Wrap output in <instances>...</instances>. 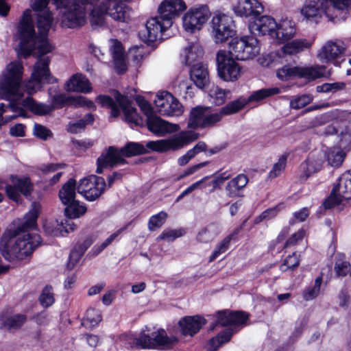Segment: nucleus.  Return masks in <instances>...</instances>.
I'll return each instance as SVG.
<instances>
[{
	"mask_svg": "<svg viewBox=\"0 0 351 351\" xmlns=\"http://www.w3.org/2000/svg\"><path fill=\"white\" fill-rule=\"evenodd\" d=\"M101 321V315L99 311L89 308L86 311V317L82 321V325L87 328L97 326Z\"/></svg>",
	"mask_w": 351,
	"mask_h": 351,
	"instance_id": "3c124183",
	"label": "nucleus"
},
{
	"mask_svg": "<svg viewBox=\"0 0 351 351\" xmlns=\"http://www.w3.org/2000/svg\"><path fill=\"white\" fill-rule=\"evenodd\" d=\"M227 50L220 49L216 54L217 72L219 77L226 82L239 80L243 73L242 66Z\"/></svg>",
	"mask_w": 351,
	"mask_h": 351,
	"instance_id": "0eeeda50",
	"label": "nucleus"
},
{
	"mask_svg": "<svg viewBox=\"0 0 351 351\" xmlns=\"http://www.w3.org/2000/svg\"><path fill=\"white\" fill-rule=\"evenodd\" d=\"M107 14L114 21L121 23H128L131 19L132 10L125 5H114Z\"/></svg>",
	"mask_w": 351,
	"mask_h": 351,
	"instance_id": "4c0bfd02",
	"label": "nucleus"
},
{
	"mask_svg": "<svg viewBox=\"0 0 351 351\" xmlns=\"http://www.w3.org/2000/svg\"><path fill=\"white\" fill-rule=\"evenodd\" d=\"M236 34L233 18L223 12H217L211 20V36L216 44L226 43Z\"/></svg>",
	"mask_w": 351,
	"mask_h": 351,
	"instance_id": "9d476101",
	"label": "nucleus"
},
{
	"mask_svg": "<svg viewBox=\"0 0 351 351\" xmlns=\"http://www.w3.org/2000/svg\"><path fill=\"white\" fill-rule=\"evenodd\" d=\"M49 0H34L32 8L34 10L39 12L37 14V27L39 35L37 37L47 38V34L51 27L52 16L51 12L47 9Z\"/></svg>",
	"mask_w": 351,
	"mask_h": 351,
	"instance_id": "f3484780",
	"label": "nucleus"
},
{
	"mask_svg": "<svg viewBox=\"0 0 351 351\" xmlns=\"http://www.w3.org/2000/svg\"><path fill=\"white\" fill-rule=\"evenodd\" d=\"M128 226H125L119 230H117L115 232L112 234L109 237H108L101 245H95L92 251L95 255H98L100 254L104 249H106L108 245H110L112 241L124 230H126Z\"/></svg>",
	"mask_w": 351,
	"mask_h": 351,
	"instance_id": "6e6d98bb",
	"label": "nucleus"
},
{
	"mask_svg": "<svg viewBox=\"0 0 351 351\" xmlns=\"http://www.w3.org/2000/svg\"><path fill=\"white\" fill-rule=\"evenodd\" d=\"M211 16L207 5L197 4L191 7L182 16V27L190 34H194L202 29Z\"/></svg>",
	"mask_w": 351,
	"mask_h": 351,
	"instance_id": "9b49d317",
	"label": "nucleus"
},
{
	"mask_svg": "<svg viewBox=\"0 0 351 351\" xmlns=\"http://www.w3.org/2000/svg\"><path fill=\"white\" fill-rule=\"evenodd\" d=\"M219 233V226L215 223H210L198 232L197 235V241L202 243L211 242Z\"/></svg>",
	"mask_w": 351,
	"mask_h": 351,
	"instance_id": "37998d69",
	"label": "nucleus"
},
{
	"mask_svg": "<svg viewBox=\"0 0 351 351\" xmlns=\"http://www.w3.org/2000/svg\"><path fill=\"white\" fill-rule=\"evenodd\" d=\"M334 189L346 199L351 198V170L343 173Z\"/></svg>",
	"mask_w": 351,
	"mask_h": 351,
	"instance_id": "79ce46f5",
	"label": "nucleus"
},
{
	"mask_svg": "<svg viewBox=\"0 0 351 351\" xmlns=\"http://www.w3.org/2000/svg\"><path fill=\"white\" fill-rule=\"evenodd\" d=\"M40 210V204L34 202L31 209L24 217V221L17 227L10 226L3 233L0 241V252L5 259L10 262L24 260L40 244L41 238L37 234L27 233L21 237V233L36 226Z\"/></svg>",
	"mask_w": 351,
	"mask_h": 351,
	"instance_id": "f257e3e1",
	"label": "nucleus"
},
{
	"mask_svg": "<svg viewBox=\"0 0 351 351\" xmlns=\"http://www.w3.org/2000/svg\"><path fill=\"white\" fill-rule=\"evenodd\" d=\"M76 225L73 221L64 220V222L61 221H48L44 224L45 232L51 236L58 237L64 236V233H69L75 230Z\"/></svg>",
	"mask_w": 351,
	"mask_h": 351,
	"instance_id": "c85d7f7f",
	"label": "nucleus"
},
{
	"mask_svg": "<svg viewBox=\"0 0 351 351\" xmlns=\"http://www.w3.org/2000/svg\"><path fill=\"white\" fill-rule=\"evenodd\" d=\"M197 138V135L191 131H183L171 138L149 141L145 147L152 152H175Z\"/></svg>",
	"mask_w": 351,
	"mask_h": 351,
	"instance_id": "6e6552de",
	"label": "nucleus"
},
{
	"mask_svg": "<svg viewBox=\"0 0 351 351\" xmlns=\"http://www.w3.org/2000/svg\"><path fill=\"white\" fill-rule=\"evenodd\" d=\"M53 104L56 107H61L64 104H69L74 107L95 108L93 102L83 96L68 97L65 95L60 94L53 97Z\"/></svg>",
	"mask_w": 351,
	"mask_h": 351,
	"instance_id": "2f4dec72",
	"label": "nucleus"
},
{
	"mask_svg": "<svg viewBox=\"0 0 351 351\" xmlns=\"http://www.w3.org/2000/svg\"><path fill=\"white\" fill-rule=\"evenodd\" d=\"M332 9L328 0H306L300 12L307 22L317 23L324 16L330 21L335 20L337 14L332 12Z\"/></svg>",
	"mask_w": 351,
	"mask_h": 351,
	"instance_id": "f8f14e48",
	"label": "nucleus"
},
{
	"mask_svg": "<svg viewBox=\"0 0 351 351\" xmlns=\"http://www.w3.org/2000/svg\"><path fill=\"white\" fill-rule=\"evenodd\" d=\"M228 52L237 60H247L253 58L260 52L257 39L252 36L235 37L228 43Z\"/></svg>",
	"mask_w": 351,
	"mask_h": 351,
	"instance_id": "1a4fd4ad",
	"label": "nucleus"
},
{
	"mask_svg": "<svg viewBox=\"0 0 351 351\" xmlns=\"http://www.w3.org/2000/svg\"><path fill=\"white\" fill-rule=\"evenodd\" d=\"M154 104L158 112L163 116L178 117L183 113L182 104L169 92L158 93Z\"/></svg>",
	"mask_w": 351,
	"mask_h": 351,
	"instance_id": "dca6fc26",
	"label": "nucleus"
},
{
	"mask_svg": "<svg viewBox=\"0 0 351 351\" xmlns=\"http://www.w3.org/2000/svg\"><path fill=\"white\" fill-rule=\"evenodd\" d=\"M247 104V101L245 98H239L223 107L221 112L223 116L232 114L241 110Z\"/></svg>",
	"mask_w": 351,
	"mask_h": 351,
	"instance_id": "603ef678",
	"label": "nucleus"
},
{
	"mask_svg": "<svg viewBox=\"0 0 351 351\" xmlns=\"http://www.w3.org/2000/svg\"><path fill=\"white\" fill-rule=\"evenodd\" d=\"M148 130L158 136L178 132L180 126L178 124L169 123L154 114L147 120Z\"/></svg>",
	"mask_w": 351,
	"mask_h": 351,
	"instance_id": "aec40b11",
	"label": "nucleus"
},
{
	"mask_svg": "<svg viewBox=\"0 0 351 351\" xmlns=\"http://www.w3.org/2000/svg\"><path fill=\"white\" fill-rule=\"evenodd\" d=\"M324 166L323 158L319 155H310L300 167V180L306 181L311 175L319 171Z\"/></svg>",
	"mask_w": 351,
	"mask_h": 351,
	"instance_id": "5701e85b",
	"label": "nucleus"
},
{
	"mask_svg": "<svg viewBox=\"0 0 351 351\" xmlns=\"http://www.w3.org/2000/svg\"><path fill=\"white\" fill-rule=\"evenodd\" d=\"M287 160L286 155H281L279 157L278 161L274 163L272 169L269 173V177L270 178H274L282 173L286 167Z\"/></svg>",
	"mask_w": 351,
	"mask_h": 351,
	"instance_id": "e2e57ef3",
	"label": "nucleus"
},
{
	"mask_svg": "<svg viewBox=\"0 0 351 351\" xmlns=\"http://www.w3.org/2000/svg\"><path fill=\"white\" fill-rule=\"evenodd\" d=\"M232 235H228L221 240L216 246L213 254L210 256L209 261L212 262L223 253H225L229 248Z\"/></svg>",
	"mask_w": 351,
	"mask_h": 351,
	"instance_id": "5fc2aeb1",
	"label": "nucleus"
},
{
	"mask_svg": "<svg viewBox=\"0 0 351 351\" xmlns=\"http://www.w3.org/2000/svg\"><path fill=\"white\" fill-rule=\"evenodd\" d=\"M203 55V50L198 44H193L184 49L185 62L191 64Z\"/></svg>",
	"mask_w": 351,
	"mask_h": 351,
	"instance_id": "09e8293b",
	"label": "nucleus"
},
{
	"mask_svg": "<svg viewBox=\"0 0 351 351\" xmlns=\"http://www.w3.org/2000/svg\"><path fill=\"white\" fill-rule=\"evenodd\" d=\"M173 22L162 19L159 15L151 18L147 21V40L154 42L163 39L164 32L171 27Z\"/></svg>",
	"mask_w": 351,
	"mask_h": 351,
	"instance_id": "a211bd4d",
	"label": "nucleus"
},
{
	"mask_svg": "<svg viewBox=\"0 0 351 351\" xmlns=\"http://www.w3.org/2000/svg\"><path fill=\"white\" fill-rule=\"evenodd\" d=\"M323 158L324 165L337 168L339 167L344 159L345 155H319Z\"/></svg>",
	"mask_w": 351,
	"mask_h": 351,
	"instance_id": "052dcab7",
	"label": "nucleus"
},
{
	"mask_svg": "<svg viewBox=\"0 0 351 351\" xmlns=\"http://www.w3.org/2000/svg\"><path fill=\"white\" fill-rule=\"evenodd\" d=\"M26 320V315L23 314H16L6 317L3 321V326L9 332H14L19 330Z\"/></svg>",
	"mask_w": 351,
	"mask_h": 351,
	"instance_id": "c03bdc74",
	"label": "nucleus"
},
{
	"mask_svg": "<svg viewBox=\"0 0 351 351\" xmlns=\"http://www.w3.org/2000/svg\"><path fill=\"white\" fill-rule=\"evenodd\" d=\"M117 101L119 104V106L122 109L125 119L127 122L135 125H143V119L138 114L136 110L131 106L126 97L119 95L117 97Z\"/></svg>",
	"mask_w": 351,
	"mask_h": 351,
	"instance_id": "a878e982",
	"label": "nucleus"
},
{
	"mask_svg": "<svg viewBox=\"0 0 351 351\" xmlns=\"http://www.w3.org/2000/svg\"><path fill=\"white\" fill-rule=\"evenodd\" d=\"M110 51L114 63L115 69L119 73H123L127 69L125 51L120 41L117 39H111L109 41Z\"/></svg>",
	"mask_w": 351,
	"mask_h": 351,
	"instance_id": "393cba45",
	"label": "nucleus"
},
{
	"mask_svg": "<svg viewBox=\"0 0 351 351\" xmlns=\"http://www.w3.org/2000/svg\"><path fill=\"white\" fill-rule=\"evenodd\" d=\"M10 182L11 184L5 185V193L10 199L18 203L21 200V194L25 197L31 196L34 186L29 177L12 175Z\"/></svg>",
	"mask_w": 351,
	"mask_h": 351,
	"instance_id": "4468645a",
	"label": "nucleus"
},
{
	"mask_svg": "<svg viewBox=\"0 0 351 351\" xmlns=\"http://www.w3.org/2000/svg\"><path fill=\"white\" fill-rule=\"evenodd\" d=\"M335 271L337 276H345L350 271V264L341 256L336 261Z\"/></svg>",
	"mask_w": 351,
	"mask_h": 351,
	"instance_id": "774afa93",
	"label": "nucleus"
},
{
	"mask_svg": "<svg viewBox=\"0 0 351 351\" xmlns=\"http://www.w3.org/2000/svg\"><path fill=\"white\" fill-rule=\"evenodd\" d=\"M313 101V97L311 95H302L292 99L290 101L291 108L298 110Z\"/></svg>",
	"mask_w": 351,
	"mask_h": 351,
	"instance_id": "680f3d73",
	"label": "nucleus"
},
{
	"mask_svg": "<svg viewBox=\"0 0 351 351\" xmlns=\"http://www.w3.org/2000/svg\"><path fill=\"white\" fill-rule=\"evenodd\" d=\"M14 104L16 108H15L14 110L12 111L15 112H18V110L21 111V106L38 115H45L49 113L53 110V108L51 106L42 103H36L31 97H27L25 99H23L22 97L21 100L14 101ZM19 115L24 116V114L22 112H20Z\"/></svg>",
	"mask_w": 351,
	"mask_h": 351,
	"instance_id": "b1692460",
	"label": "nucleus"
},
{
	"mask_svg": "<svg viewBox=\"0 0 351 351\" xmlns=\"http://www.w3.org/2000/svg\"><path fill=\"white\" fill-rule=\"evenodd\" d=\"M278 23L269 16H262L250 24L249 29L252 34L269 35L274 38Z\"/></svg>",
	"mask_w": 351,
	"mask_h": 351,
	"instance_id": "412c9836",
	"label": "nucleus"
},
{
	"mask_svg": "<svg viewBox=\"0 0 351 351\" xmlns=\"http://www.w3.org/2000/svg\"><path fill=\"white\" fill-rule=\"evenodd\" d=\"M232 10L240 17L258 16L264 12V6L258 0H237Z\"/></svg>",
	"mask_w": 351,
	"mask_h": 351,
	"instance_id": "6ab92c4d",
	"label": "nucleus"
},
{
	"mask_svg": "<svg viewBox=\"0 0 351 351\" xmlns=\"http://www.w3.org/2000/svg\"><path fill=\"white\" fill-rule=\"evenodd\" d=\"M247 319V315L243 312H230L228 311L219 312L217 315L216 325L230 326V327L212 338L208 343V349L215 351L224 343L228 342L232 335L236 332L232 326L245 324Z\"/></svg>",
	"mask_w": 351,
	"mask_h": 351,
	"instance_id": "39448f33",
	"label": "nucleus"
},
{
	"mask_svg": "<svg viewBox=\"0 0 351 351\" xmlns=\"http://www.w3.org/2000/svg\"><path fill=\"white\" fill-rule=\"evenodd\" d=\"M71 0H53L58 7H62V23L69 28L82 27L87 22V11L90 14L93 3L84 4L77 0L69 5Z\"/></svg>",
	"mask_w": 351,
	"mask_h": 351,
	"instance_id": "423d86ee",
	"label": "nucleus"
},
{
	"mask_svg": "<svg viewBox=\"0 0 351 351\" xmlns=\"http://www.w3.org/2000/svg\"><path fill=\"white\" fill-rule=\"evenodd\" d=\"M280 89L278 87L262 88L253 92L247 100V103L251 101H259L267 97L278 95Z\"/></svg>",
	"mask_w": 351,
	"mask_h": 351,
	"instance_id": "49530a36",
	"label": "nucleus"
},
{
	"mask_svg": "<svg viewBox=\"0 0 351 351\" xmlns=\"http://www.w3.org/2000/svg\"><path fill=\"white\" fill-rule=\"evenodd\" d=\"M133 155H101L97 158V168L96 172L101 173L104 169L113 168L126 163H132L126 160V158H130Z\"/></svg>",
	"mask_w": 351,
	"mask_h": 351,
	"instance_id": "bb28decb",
	"label": "nucleus"
},
{
	"mask_svg": "<svg viewBox=\"0 0 351 351\" xmlns=\"http://www.w3.org/2000/svg\"><path fill=\"white\" fill-rule=\"evenodd\" d=\"M223 117V114L220 111H213L210 108H207L206 118L204 119V128H208L215 125L219 122Z\"/></svg>",
	"mask_w": 351,
	"mask_h": 351,
	"instance_id": "13d9d810",
	"label": "nucleus"
},
{
	"mask_svg": "<svg viewBox=\"0 0 351 351\" xmlns=\"http://www.w3.org/2000/svg\"><path fill=\"white\" fill-rule=\"evenodd\" d=\"M190 78L199 88H204L209 82V75L206 64L197 62L190 71Z\"/></svg>",
	"mask_w": 351,
	"mask_h": 351,
	"instance_id": "473e14b6",
	"label": "nucleus"
},
{
	"mask_svg": "<svg viewBox=\"0 0 351 351\" xmlns=\"http://www.w3.org/2000/svg\"><path fill=\"white\" fill-rule=\"evenodd\" d=\"M31 10L24 11L21 21L18 27V34L20 40L19 52L25 58L33 55L38 58L34 65L31 74L32 77L38 79L43 83L52 84L56 81L50 72L49 57L45 56L53 49L47 38L36 37L31 17Z\"/></svg>",
	"mask_w": 351,
	"mask_h": 351,
	"instance_id": "f03ea898",
	"label": "nucleus"
},
{
	"mask_svg": "<svg viewBox=\"0 0 351 351\" xmlns=\"http://www.w3.org/2000/svg\"><path fill=\"white\" fill-rule=\"evenodd\" d=\"M295 34V23L292 20L285 18L278 23L274 38L279 42H285L293 38Z\"/></svg>",
	"mask_w": 351,
	"mask_h": 351,
	"instance_id": "7c9ffc66",
	"label": "nucleus"
},
{
	"mask_svg": "<svg viewBox=\"0 0 351 351\" xmlns=\"http://www.w3.org/2000/svg\"><path fill=\"white\" fill-rule=\"evenodd\" d=\"M124 340L132 348L159 350L170 349L179 341L176 333L169 331L168 335L164 329L152 332V336L145 332H141L138 337L125 335Z\"/></svg>",
	"mask_w": 351,
	"mask_h": 351,
	"instance_id": "20e7f679",
	"label": "nucleus"
},
{
	"mask_svg": "<svg viewBox=\"0 0 351 351\" xmlns=\"http://www.w3.org/2000/svg\"><path fill=\"white\" fill-rule=\"evenodd\" d=\"M145 152L146 149L143 145L130 142L121 149L114 146H110L106 149V154H145Z\"/></svg>",
	"mask_w": 351,
	"mask_h": 351,
	"instance_id": "58836bf2",
	"label": "nucleus"
},
{
	"mask_svg": "<svg viewBox=\"0 0 351 351\" xmlns=\"http://www.w3.org/2000/svg\"><path fill=\"white\" fill-rule=\"evenodd\" d=\"M313 40L306 38H296L287 43L282 47V51L285 55H297L308 49L313 45Z\"/></svg>",
	"mask_w": 351,
	"mask_h": 351,
	"instance_id": "72a5a7b5",
	"label": "nucleus"
},
{
	"mask_svg": "<svg viewBox=\"0 0 351 351\" xmlns=\"http://www.w3.org/2000/svg\"><path fill=\"white\" fill-rule=\"evenodd\" d=\"M300 264V261L295 253L288 256L284 263L280 266V271L285 272L288 269H294Z\"/></svg>",
	"mask_w": 351,
	"mask_h": 351,
	"instance_id": "69168bd1",
	"label": "nucleus"
},
{
	"mask_svg": "<svg viewBox=\"0 0 351 351\" xmlns=\"http://www.w3.org/2000/svg\"><path fill=\"white\" fill-rule=\"evenodd\" d=\"M276 76L282 81H288L295 77L300 78V66L286 64L277 70Z\"/></svg>",
	"mask_w": 351,
	"mask_h": 351,
	"instance_id": "a18cd8bd",
	"label": "nucleus"
},
{
	"mask_svg": "<svg viewBox=\"0 0 351 351\" xmlns=\"http://www.w3.org/2000/svg\"><path fill=\"white\" fill-rule=\"evenodd\" d=\"M106 185L103 178L92 175L82 179L77 190L87 200L94 201L104 193Z\"/></svg>",
	"mask_w": 351,
	"mask_h": 351,
	"instance_id": "2eb2a0df",
	"label": "nucleus"
},
{
	"mask_svg": "<svg viewBox=\"0 0 351 351\" xmlns=\"http://www.w3.org/2000/svg\"><path fill=\"white\" fill-rule=\"evenodd\" d=\"M206 324V320L200 316L185 317L179 321L181 333L184 336H193Z\"/></svg>",
	"mask_w": 351,
	"mask_h": 351,
	"instance_id": "cd10ccee",
	"label": "nucleus"
},
{
	"mask_svg": "<svg viewBox=\"0 0 351 351\" xmlns=\"http://www.w3.org/2000/svg\"><path fill=\"white\" fill-rule=\"evenodd\" d=\"M119 94H117L118 96ZM117 97H116L117 98ZM97 101L102 106L108 107L111 109V114L114 117H117L119 114V104L116 101L114 102L110 97L106 95H99L97 97Z\"/></svg>",
	"mask_w": 351,
	"mask_h": 351,
	"instance_id": "864d4df0",
	"label": "nucleus"
},
{
	"mask_svg": "<svg viewBox=\"0 0 351 351\" xmlns=\"http://www.w3.org/2000/svg\"><path fill=\"white\" fill-rule=\"evenodd\" d=\"M67 91L88 93L92 87L89 80L82 74H75L65 84Z\"/></svg>",
	"mask_w": 351,
	"mask_h": 351,
	"instance_id": "f704fd0d",
	"label": "nucleus"
},
{
	"mask_svg": "<svg viewBox=\"0 0 351 351\" xmlns=\"http://www.w3.org/2000/svg\"><path fill=\"white\" fill-rule=\"evenodd\" d=\"M186 8V3L183 0H164L158 8V13L162 19L173 22V19L179 12Z\"/></svg>",
	"mask_w": 351,
	"mask_h": 351,
	"instance_id": "4be33fe9",
	"label": "nucleus"
},
{
	"mask_svg": "<svg viewBox=\"0 0 351 351\" xmlns=\"http://www.w3.org/2000/svg\"><path fill=\"white\" fill-rule=\"evenodd\" d=\"M66 205L67 206L65 208V213L69 218L68 220L72 221L73 219L79 218L86 212V208L78 201L74 200Z\"/></svg>",
	"mask_w": 351,
	"mask_h": 351,
	"instance_id": "de8ad7c7",
	"label": "nucleus"
},
{
	"mask_svg": "<svg viewBox=\"0 0 351 351\" xmlns=\"http://www.w3.org/2000/svg\"><path fill=\"white\" fill-rule=\"evenodd\" d=\"M76 181L69 179L59 191V197L63 204H70L75 200Z\"/></svg>",
	"mask_w": 351,
	"mask_h": 351,
	"instance_id": "ea45409f",
	"label": "nucleus"
},
{
	"mask_svg": "<svg viewBox=\"0 0 351 351\" xmlns=\"http://www.w3.org/2000/svg\"><path fill=\"white\" fill-rule=\"evenodd\" d=\"M95 238L93 235H87L82 240H80L75 245L69 256V261L67 267L71 269L80 261L82 256L87 249L93 243Z\"/></svg>",
	"mask_w": 351,
	"mask_h": 351,
	"instance_id": "c756f323",
	"label": "nucleus"
},
{
	"mask_svg": "<svg viewBox=\"0 0 351 351\" xmlns=\"http://www.w3.org/2000/svg\"><path fill=\"white\" fill-rule=\"evenodd\" d=\"M247 176L241 173L228 182L226 186V192L229 197H239L241 192L248 183Z\"/></svg>",
	"mask_w": 351,
	"mask_h": 351,
	"instance_id": "e433bc0d",
	"label": "nucleus"
},
{
	"mask_svg": "<svg viewBox=\"0 0 351 351\" xmlns=\"http://www.w3.org/2000/svg\"><path fill=\"white\" fill-rule=\"evenodd\" d=\"M24 67L19 61L8 64L0 74V98L10 101V108L14 110V101L23 97L21 88Z\"/></svg>",
	"mask_w": 351,
	"mask_h": 351,
	"instance_id": "7ed1b4c3",
	"label": "nucleus"
},
{
	"mask_svg": "<svg viewBox=\"0 0 351 351\" xmlns=\"http://www.w3.org/2000/svg\"><path fill=\"white\" fill-rule=\"evenodd\" d=\"M322 279L321 277H317L315 280L313 287H308L304 293V298L306 300H311L315 298L320 290Z\"/></svg>",
	"mask_w": 351,
	"mask_h": 351,
	"instance_id": "0e129e2a",
	"label": "nucleus"
},
{
	"mask_svg": "<svg viewBox=\"0 0 351 351\" xmlns=\"http://www.w3.org/2000/svg\"><path fill=\"white\" fill-rule=\"evenodd\" d=\"M329 75L326 72V68L322 65L300 66V78H303L308 82H312L317 79Z\"/></svg>",
	"mask_w": 351,
	"mask_h": 351,
	"instance_id": "c9c22d12",
	"label": "nucleus"
},
{
	"mask_svg": "<svg viewBox=\"0 0 351 351\" xmlns=\"http://www.w3.org/2000/svg\"><path fill=\"white\" fill-rule=\"evenodd\" d=\"M39 299L43 306L48 307L51 306L54 302L52 287L50 286H46L43 289Z\"/></svg>",
	"mask_w": 351,
	"mask_h": 351,
	"instance_id": "338daca9",
	"label": "nucleus"
},
{
	"mask_svg": "<svg viewBox=\"0 0 351 351\" xmlns=\"http://www.w3.org/2000/svg\"><path fill=\"white\" fill-rule=\"evenodd\" d=\"M347 49L346 43L338 39L325 42L317 53V59L323 63H332L339 66L338 60L344 55Z\"/></svg>",
	"mask_w": 351,
	"mask_h": 351,
	"instance_id": "ddd939ff",
	"label": "nucleus"
},
{
	"mask_svg": "<svg viewBox=\"0 0 351 351\" xmlns=\"http://www.w3.org/2000/svg\"><path fill=\"white\" fill-rule=\"evenodd\" d=\"M167 217V214L163 211L151 217L148 222L149 230L150 231H154L160 228L165 222Z\"/></svg>",
	"mask_w": 351,
	"mask_h": 351,
	"instance_id": "bf43d9fd",
	"label": "nucleus"
},
{
	"mask_svg": "<svg viewBox=\"0 0 351 351\" xmlns=\"http://www.w3.org/2000/svg\"><path fill=\"white\" fill-rule=\"evenodd\" d=\"M93 117L90 114H88L85 117V119L77 121L74 123H70L68 125V131L71 133H78L81 132L88 123L93 122Z\"/></svg>",
	"mask_w": 351,
	"mask_h": 351,
	"instance_id": "4d7b16f0",
	"label": "nucleus"
},
{
	"mask_svg": "<svg viewBox=\"0 0 351 351\" xmlns=\"http://www.w3.org/2000/svg\"><path fill=\"white\" fill-rule=\"evenodd\" d=\"M230 95V91L223 90L217 86L213 87L209 91L211 102L216 105H221Z\"/></svg>",
	"mask_w": 351,
	"mask_h": 351,
	"instance_id": "8fccbe9b",
	"label": "nucleus"
},
{
	"mask_svg": "<svg viewBox=\"0 0 351 351\" xmlns=\"http://www.w3.org/2000/svg\"><path fill=\"white\" fill-rule=\"evenodd\" d=\"M208 107L197 106L190 113L188 126L191 128H204Z\"/></svg>",
	"mask_w": 351,
	"mask_h": 351,
	"instance_id": "a19ab883",
	"label": "nucleus"
}]
</instances>
